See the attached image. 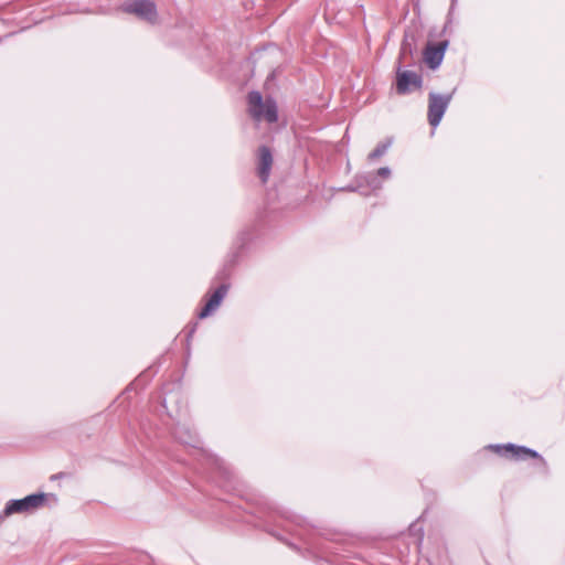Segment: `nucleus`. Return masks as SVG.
<instances>
[{"mask_svg":"<svg viewBox=\"0 0 565 565\" xmlns=\"http://www.w3.org/2000/svg\"><path fill=\"white\" fill-rule=\"evenodd\" d=\"M173 436L181 444H184V445H188L191 447H198L200 444L196 434L194 431H192L185 425H178L173 430Z\"/></svg>","mask_w":565,"mask_h":565,"instance_id":"10","label":"nucleus"},{"mask_svg":"<svg viewBox=\"0 0 565 565\" xmlns=\"http://www.w3.org/2000/svg\"><path fill=\"white\" fill-rule=\"evenodd\" d=\"M122 11L126 13L135 14L139 19L154 24L158 19L157 7L150 0H134L122 4Z\"/></svg>","mask_w":565,"mask_h":565,"instance_id":"4","label":"nucleus"},{"mask_svg":"<svg viewBox=\"0 0 565 565\" xmlns=\"http://www.w3.org/2000/svg\"><path fill=\"white\" fill-rule=\"evenodd\" d=\"M273 164V154L268 147L262 146L259 148V163H258V175L263 183L268 181Z\"/></svg>","mask_w":565,"mask_h":565,"instance_id":"9","label":"nucleus"},{"mask_svg":"<svg viewBox=\"0 0 565 565\" xmlns=\"http://www.w3.org/2000/svg\"><path fill=\"white\" fill-rule=\"evenodd\" d=\"M407 52L412 53V44L408 42L407 36H405L402 43L399 58H402Z\"/></svg>","mask_w":565,"mask_h":565,"instance_id":"13","label":"nucleus"},{"mask_svg":"<svg viewBox=\"0 0 565 565\" xmlns=\"http://www.w3.org/2000/svg\"><path fill=\"white\" fill-rule=\"evenodd\" d=\"M447 46L448 41H441L437 45H427L424 58L430 68L434 70L441 64Z\"/></svg>","mask_w":565,"mask_h":565,"instance_id":"7","label":"nucleus"},{"mask_svg":"<svg viewBox=\"0 0 565 565\" xmlns=\"http://www.w3.org/2000/svg\"><path fill=\"white\" fill-rule=\"evenodd\" d=\"M227 291V285L222 284L221 286H218L215 289V291L211 295L203 309L200 311L199 318L204 319L209 317L213 311H215L223 301V299L225 298Z\"/></svg>","mask_w":565,"mask_h":565,"instance_id":"8","label":"nucleus"},{"mask_svg":"<svg viewBox=\"0 0 565 565\" xmlns=\"http://www.w3.org/2000/svg\"><path fill=\"white\" fill-rule=\"evenodd\" d=\"M359 188L363 189L366 186L369 191H363V194H369L370 191H376L382 188V183L379 181V177L375 173L369 172L358 179Z\"/></svg>","mask_w":565,"mask_h":565,"instance_id":"11","label":"nucleus"},{"mask_svg":"<svg viewBox=\"0 0 565 565\" xmlns=\"http://www.w3.org/2000/svg\"><path fill=\"white\" fill-rule=\"evenodd\" d=\"M49 493L40 492L32 493L22 499H12L6 503V507L0 513V522L12 514H31L45 505Z\"/></svg>","mask_w":565,"mask_h":565,"instance_id":"2","label":"nucleus"},{"mask_svg":"<svg viewBox=\"0 0 565 565\" xmlns=\"http://www.w3.org/2000/svg\"><path fill=\"white\" fill-rule=\"evenodd\" d=\"M423 78L413 71H403L401 66L396 70V92L398 95H406L415 89L422 88Z\"/></svg>","mask_w":565,"mask_h":565,"instance_id":"6","label":"nucleus"},{"mask_svg":"<svg viewBox=\"0 0 565 565\" xmlns=\"http://www.w3.org/2000/svg\"><path fill=\"white\" fill-rule=\"evenodd\" d=\"M489 448L494 450L500 456H505L515 460H523L526 457H531L540 459L545 465V460L536 450L525 446H516L509 443L505 445H490Z\"/></svg>","mask_w":565,"mask_h":565,"instance_id":"5","label":"nucleus"},{"mask_svg":"<svg viewBox=\"0 0 565 565\" xmlns=\"http://www.w3.org/2000/svg\"><path fill=\"white\" fill-rule=\"evenodd\" d=\"M452 96L454 92L450 94L429 93L427 119L431 127L436 128L440 124Z\"/></svg>","mask_w":565,"mask_h":565,"instance_id":"3","label":"nucleus"},{"mask_svg":"<svg viewBox=\"0 0 565 565\" xmlns=\"http://www.w3.org/2000/svg\"><path fill=\"white\" fill-rule=\"evenodd\" d=\"M215 465L217 466V469L220 470V472L226 477V478H230V471L228 469L224 466V463L222 461H220L218 459L215 460Z\"/></svg>","mask_w":565,"mask_h":565,"instance_id":"15","label":"nucleus"},{"mask_svg":"<svg viewBox=\"0 0 565 565\" xmlns=\"http://www.w3.org/2000/svg\"><path fill=\"white\" fill-rule=\"evenodd\" d=\"M375 174L379 178L388 179L391 177V169L388 167H382L375 172Z\"/></svg>","mask_w":565,"mask_h":565,"instance_id":"14","label":"nucleus"},{"mask_svg":"<svg viewBox=\"0 0 565 565\" xmlns=\"http://www.w3.org/2000/svg\"><path fill=\"white\" fill-rule=\"evenodd\" d=\"M391 146V141L379 143L373 151L367 156L370 161H374L386 153Z\"/></svg>","mask_w":565,"mask_h":565,"instance_id":"12","label":"nucleus"},{"mask_svg":"<svg viewBox=\"0 0 565 565\" xmlns=\"http://www.w3.org/2000/svg\"><path fill=\"white\" fill-rule=\"evenodd\" d=\"M193 332H194V328L192 330H190L189 337H191Z\"/></svg>","mask_w":565,"mask_h":565,"instance_id":"16","label":"nucleus"},{"mask_svg":"<svg viewBox=\"0 0 565 565\" xmlns=\"http://www.w3.org/2000/svg\"><path fill=\"white\" fill-rule=\"evenodd\" d=\"M247 102L249 114L255 120L264 119L269 124L278 120V108L274 98L266 97L264 100L259 92L252 90L247 96Z\"/></svg>","mask_w":565,"mask_h":565,"instance_id":"1","label":"nucleus"}]
</instances>
